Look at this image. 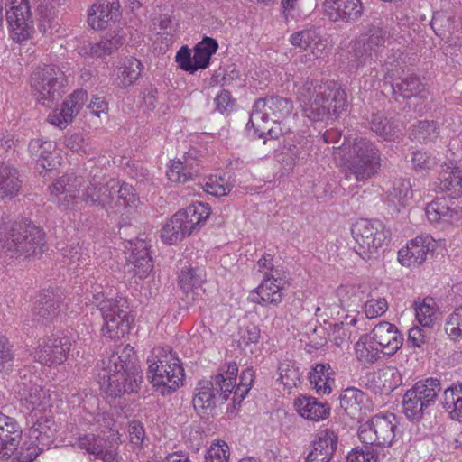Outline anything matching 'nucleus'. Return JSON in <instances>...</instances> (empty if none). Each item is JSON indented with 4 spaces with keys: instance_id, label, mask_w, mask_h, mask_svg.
Returning <instances> with one entry per match:
<instances>
[{
    "instance_id": "38",
    "label": "nucleus",
    "mask_w": 462,
    "mask_h": 462,
    "mask_svg": "<svg viewBox=\"0 0 462 462\" xmlns=\"http://www.w3.org/2000/svg\"><path fill=\"white\" fill-rule=\"evenodd\" d=\"M181 217V214L176 212L162 228L161 238L165 244L174 245L190 235Z\"/></svg>"
},
{
    "instance_id": "9",
    "label": "nucleus",
    "mask_w": 462,
    "mask_h": 462,
    "mask_svg": "<svg viewBox=\"0 0 462 462\" xmlns=\"http://www.w3.org/2000/svg\"><path fill=\"white\" fill-rule=\"evenodd\" d=\"M0 233V249L11 257L29 256L42 250L44 245L43 232L34 225L24 224L11 228L9 236Z\"/></svg>"
},
{
    "instance_id": "55",
    "label": "nucleus",
    "mask_w": 462,
    "mask_h": 462,
    "mask_svg": "<svg viewBox=\"0 0 462 462\" xmlns=\"http://www.w3.org/2000/svg\"><path fill=\"white\" fill-rule=\"evenodd\" d=\"M438 126L434 121H420L413 125L412 135L419 142L432 141L437 138Z\"/></svg>"
},
{
    "instance_id": "40",
    "label": "nucleus",
    "mask_w": 462,
    "mask_h": 462,
    "mask_svg": "<svg viewBox=\"0 0 462 462\" xmlns=\"http://www.w3.org/2000/svg\"><path fill=\"white\" fill-rule=\"evenodd\" d=\"M69 176H62L58 179L51 187V196L57 199L60 206L67 208L77 196V185L69 183Z\"/></svg>"
},
{
    "instance_id": "24",
    "label": "nucleus",
    "mask_w": 462,
    "mask_h": 462,
    "mask_svg": "<svg viewBox=\"0 0 462 462\" xmlns=\"http://www.w3.org/2000/svg\"><path fill=\"white\" fill-rule=\"evenodd\" d=\"M5 18L9 36L14 42L23 43L32 37L35 30L32 11L6 12Z\"/></svg>"
},
{
    "instance_id": "51",
    "label": "nucleus",
    "mask_w": 462,
    "mask_h": 462,
    "mask_svg": "<svg viewBox=\"0 0 462 462\" xmlns=\"http://www.w3.org/2000/svg\"><path fill=\"white\" fill-rule=\"evenodd\" d=\"M254 378V370L252 367H246L240 374L239 383H236V379L233 381L234 389L232 393L234 403L237 402L240 404V402L245 398L253 385Z\"/></svg>"
},
{
    "instance_id": "21",
    "label": "nucleus",
    "mask_w": 462,
    "mask_h": 462,
    "mask_svg": "<svg viewBox=\"0 0 462 462\" xmlns=\"http://www.w3.org/2000/svg\"><path fill=\"white\" fill-rule=\"evenodd\" d=\"M338 444L337 434L330 430H319L312 441V448L306 462H330Z\"/></svg>"
},
{
    "instance_id": "33",
    "label": "nucleus",
    "mask_w": 462,
    "mask_h": 462,
    "mask_svg": "<svg viewBox=\"0 0 462 462\" xmlns=\"http://www.w3.org/2000/svg\"><path fill=\"white\" fill-rule=\"evenodd\" d=\"M60 309V300L52 292L41 294L32 309V316L38 322L53 320Z\"/></svg>"
},
{
    "instance_id": "14",
    "label": "nucleus",
    "mask_w": 462,
    "mask_h": 462,
    "mask_svg": "<svg viewBox=\"0 0 462 462\" xmlns=\"http://www.w3.org/2000/svg\"><path fill=\"white\" fill-rule=\"evenodd\" d=\"M71 345V339L67 335L48 337L39 343L34 358L44 365H60L67 360Z\"/></svg>"
},
{
    "instance_id": "20",
    "label": "nucleus",
    "mask_w": 462,
    "mask_h": 462,
    "mask_svg": "<svg viewBox=\"0 0 462 462\" xmlns=\"http://www.w3.org/2000/svg\"><path fill=\"white\" fill-rule=\"evenodd\" d=\"M387 32L378 24H371L368 28L363 42V50H361V42L355 44V60H351V67L357 69L365 61V56L371 55L372 52L379 51L386 42Z\"/></svg>"
},
{
    "instance_id": "61",
    "label": "nucleus",
    "mask_w": 462,
    "mask_h": 462,
    "mask_svg": "<svg viewBox=\"0 0 462 462\" xmlns=\"http://www.w3.org/2000/svg\"><path fill=\"white\" fill-rule=\"evenodd\" d=\"M391 195L395 198L400 204L404 205L412 196L411 184L410 180L398 179L393 182Z\"/></svg>"
},
{
    "instance_id": "47",
    "label": "nucleus",
    "mask_w": 462,
    "mask_h": 462,
    "mask_svg": "<svg viewBox=\"0 0 462 462\" xmlns=\"http://www.w3.org/2000/svg\"><path fill=\"white\" fill-rule=\"evenodd\" d=\"M281 6L286 21L310 13L316 6V0H282Z\"/></svg>"
},
{
    "instance_id": "13",
    "label": "nucleus",
    "mask_w": 462,
    "mask_h": 462,
    "mask_svg": "<svg viewBox=\"0 0 462 462\" xmlns=\"http://www.w3.org/2000/svg\"><path fill=\"white\" fill-rule=\"evenodd\" d=\"M17 393L22 408L37 420L46 417V414L51 412L52 405L50 393L42 386L31 382L22 383L18 384Z\"/></svg>"
},
{
    "instance_id": "2",
    "label": "nucleus",
    "mask_w": 462,
    "mask_h": 462,
    "mask_svg": "<svg viewBox=\"0 0 462 462\" xmlns=\"http://www.w3.org/2000/svg\"><path fill=\"white\" fill-rule=\"evenodd\" d=\"M97 379L100 389L110 396L119 397L137 392L142 373L136 365L134 347L119 346L109 356L102 359Z\"/></svg>"
},
{
    "instance_id": "18",
    "label": "nucleus",
    "mask_w": 462,
    "mask_h": 462,
    "mask_svg": "<svg viewBox=\"0 0 462 462\" xmlns=\"http://www.w3.org/2000/svg\"><path fill=\"white\" fill-rule=\"evenodd\" d=\"M78 446L80 449L103 462H118L117 447L112 441L92 433L84 434L78 439Z\"/></svg>"
},
{
    "instance_id": "11",
    "label": "nucleus",
    "mask_w": 462,
    "mask_h": 462,
    "mask_svg": "<svg viewBox=\"0 0 462 462\" xmlns=\"http://www.w3.org/2000/svg\"><path fill=\"white\" fill-rule=\"evenodd\" d=\"M104 319L102 334L107 338L123 337L130 330L133 318L129 315L127 300L123 297L106 299L98 304Z\"/></svg>"
},
{
    "instance_id": "17",
    "label": "nucleus",
    "mask_w": 462,
    "mask_h": 462,
    "mask_svg": "<svg viewBox=\"0 0 462 462\" xmlns=\"http://www.w3.org/2000/svg\"><path fill=\"white\" fill-rule=\"evenodd\" d=\"M87 99L88 94L85 90L74 91L49 114L47 121L60 129H65L79 113Z\"/></svg>"
},
{
    "instance_id": "27",
    "label": "nucleus",
    "mask_w": 462,
    "mask_h": 462,
    "mask_svg": "<svg viewBox=\"0 0 462 462\" xmlns=\"http://www.w3.org/2000/svg\"><path fill=\"white\" fill-rule=\"evenodd\" d=\"M454 204L446 198H438L427 205L426 216L431 223H452L460 217L459 210Z\"/></svg>"
},
{
    "instance_id": "6",
    "label": "nucleus",
    "mask_w": 462,
    "mask_h": 462,
    "mask_svg": "<svg viewBox=\"0 0 462 462\" xmlns=\"http://www.w3.org/2000/svg\"><path fill=\"white\" fill-rule=\"evenodd\" d=\"M238 374V366L236 363H229L224 373L211 378L210 381H200L196 387V393L192 400L196 411L211 410L216 406L217 395L226 402L234 389L233 381Z\"/></svg>"
},
{
    "instance_id": "58",
    "label": "nucleus",
    "mask_w": 462,
    "mask_h": 462,
    "mask_svg": "<svg viewBox=\"0 0 462 462\" xmlns=\"http://www.w3.org/2000/svg\"><path fill=\"white\" fill-rule=\"evenodd\" d=\"M388 310V302L385 298H372L363 305V313L367 319H375L383 316Z\"/></svg>"
},
{
    "instance_id": "5",
    "label": "nucleus",
    "mask_w": 462,
    "mask_h": 462,
    "mask_svg": "<svg viewBox=\"0 0 462 462\" xmlns=\"http://www.w3.org/2000/svg\"><path fill=\"white\" fill-rule=\"evenodd\" d=\"M345 180L366 182L378 174L382 167V154L370 140L358 137L344 147Z\"/></svg>"
},
{
    "instance_id": "30",
    "label": "nucleus",
    "mask_w": 462,
    "mask_h": 462,
    "mask_svg": "<svg viewBox=\"0 0 462 462\" xmlns=\"http://www.w3.org/2000/svg\"><path fill=\"white\" fill-rule=\"evenodd\" d=\"M441 191L450 192L453 198L462 195V168L450 164L441 165L438 178Z\"/></svg>"
},
{
    "instance_id": "19",
    "label": "nucleus",
    "mask_w": 462,
    "mask_h": 462,
    "mask_svg": "<svg viewBox=\"0 0 462 462\" xmlns=\"http://www.w3.org/2000/svg\"><path fill=\"white\" fill-rule=\"evenodd\" d=\"M22 440V429L14 418L0 413V458L7 460Z\"/></svg>"
},
{
    "instance_id": "16",
    "label": "nucleus",
    "mask_w": 462,
    "mask_h": 462,
    "mask_svg": "<svg viewBox=\"0 0 462 462\" xmlns=\"http://www.w3.org/2000/svg\"><path fill=\"white\" fill-rule=\"evenodd\" d=\"M324 15L333 23H353L364 13L361 0H324Z\"/></svg>"
},
{
    "instance_id": "53",
    "label": "nucleus",
    "mask_w": 462,
    "mask_h": 462,
    "mask_svg": "<svg viewBox=\"0 0 462 462\" xmlns=\"http://www.w3.org/2000/svg\"><path fill=\"white\" fill-rule=\"evenodd\" d=\"M445 332L451 340L462 337V305L449 314L445 323Z\"/></svg>"
},
{
    "instance_id": "41",
    "label": "nucleus",
    "mask_w": 462,
    "mask_h": 462,
    "mask_svg": "<svg viewBox=\"0 0 462 462\" xmlns=\"http://www.w3.org/2000/svg\"><path fill=\"white\" fill-rule=\"evenodd\" d=\"M198 173V165H194L189 160V157H185L184 162L180 160L173 161L166 172L169 180L174 183H186Z\"/></svg>"
},
{
    "instance_id": "48",
    "label": "nucleus",
    "mask_w": 462,
    "mask_h": 462,
    "mask_svg": "<svg viewBox=\"0 0 462 462\" xmlns=\"http://www.w3.org/2000/svg\"><path fill=\"white\" fill-rule=\"evenodd\" d=\"M39 30L43 34H53L59 32L60 23L54 7L52 5H39Z\"/></svg>"
},
{
    "instance_id": "64",
    "label": "nucleus",
    "mask_w": 462,
    "mask_h": 462,
    "mask_svg": "<svg viewBox=\"0 0 462 462\" xmlns=\"http://www.w3.org/2000/svg\"><path fill=\"white\" fill-rule=\"evenodd\" d=\"M63 255L69 259V263H78L77 266L87 265L89 260L88 252L79 244L70 245L63 249Z\"/></svg>"
},
{
    "instance_id": "62",
    "label": "nucleus",
    "mask_w": 462,
    "mask_h": 462,
    "mask_svg": "<svg viewBox=\"0 0 462 462\" xmlns=\"http://www.w3.org/2000/svg\"><path fill=\"white\" fill-rule=\"evenodd\" d=\"M347 462H379V457L374 447L366 445L365 448H355L346 457Z\"/></svg>"
},
{
    "instance_id": "4",
    "label": "nucleus",
    "mask_w": 462,
    "mask_h": 462,
    "mask_svg": "<svg viewBox=\"0 0 462 462\" xmlns=\"http://www.w3.org/2000/svg\"><path fill=\"white\" fill-rule=\"evenodd\" d=\"M292 110V102L286 97L269 96L259 98L253 106L247 127L251 125L259 138H264L265 143L266 136H269L270 140H274L282 134L279 125L291 114Z\"/></svg>"
},
{
    "instance_id": "26",
    "label": "nucleus",
    "mask_w": 462,
    "mask_h": 462,
    "mask_svg": "<svg viewBox=\"0 0 462 462\" xmlns=\"http://www.w3.org/2000/svg\"><path fill=\"white\" fill-rule=\"evenodd\" d=\"M293 406L297 413L305 420L319 421L330 415L331 408L317 398L309 395H300L294 400Z\"/></svg>"
},
{
    "instance_id": "36",
    "label": "nucleus",
    "mask_w": 462,
    "mask_h": 462,
    "mask_svg": "<svg viewBox=\"0 0 462 462\" xmlns=\"http://www.w3.org/2000/svg\"><path fill=\"white\" fill-rule=\"evenodd\" d=\"M178 212L182 215L181 217L183 218L185 226L189 229V233L191 234L205 224L210 215V208L207 204L197 202Z\"/></svg>"
},
{
    "instance_id": "49",
    "label": "nucleus",
    "mask_w": 462,
    "mask_h": 462,
    "mask_svg": "<svg viewBox=\"0 0 462 462\" xmlns=\"http://www.w3.org/2000/svg\"><path fill=\"white\" fill-rule=\"evenodd\" d=\"M357 322L356 317L346 316L345 320L340 323H335L331 328V341L337 346L347 345L351 339L350 327Z\"/></svg>"
},
{
    "instance_id": "12",
    "label": "nucleus",
    "mask_w": 462,
    "mask_h": 462,
    "mask_svg": "<svg viewBox=\"0 0 462 462\" xmlns=\"http://www.w3.org/2000/svg\"><path fill=\"white\" fill-rule=\"evenodd\" d=\"M397 426L398 420L395 414L391 412L376 414L359 426L358 437L365 445L390 447L395 439Z\"/></svg>"
},
{
    "instance_id": "25",
    "label": "nucleus",
    "mask_w": 462,
    "mask_h": 462,
    "mask_svg": "<svg viewBox=\"0 0 462 462\" xmlns=\"http://www.w3.org/2000/svg\"><path fill=\"white\" fill-rule=\"evenodd\" d=\"M125 33L123 30L107 32L98 42H88L83 44L79 51L81 56H89L92 58L109 55L116 51L125 42Z\"/></svg>"
},
{
    "instance_id": "10",
    "label": "nucleus",
    "mask_w": 462,
    "mask_h": 462,
    "mask_svg": "<svg viewBox=\"0 0 462 462\" xmlns=\"http://www.w3.org/2000/svg\"><path fill=\"white\" fill-rule=\"evenodd\" d=\"M351 234L356 242L354 249L364 260L376 257L387 239L384 226L379 220L359 219L353 225Z\"/></svg>"
},
{
    "instance_id": "39",
    "label": "nucleus",
    "mask_w": 462,
    "mask_h": 462,
    "mask_svg": "<svg viewBox=\"0 0 462 462\" xmlns=\"http://www.w3.org/2000/svg\"><path fill=\"white\" fill-rule=\"evenodd\" d=\"M369 125L370 129L384 141H392L401 134L398 125L382 112L372 114Z\"/></svg>"
},
{
    "instance_id": "63",
    "label": "nucleus",
    "mask_w": 462,
    "mask_h": 462,
    "mask_svg": "<svg viewBox=\"0 0 462 462\" xmlns=\"http://www.w3.org/2000/svg\"><path fill=\"white\" fill-rule=\"evenodd\" d=\"M64 144L70 151L79 154L86 155L91 152V146L89 143L79 134H74L67 136L64 140Z\"/></svg>"
},
{
    "instance_id": "54",
    "label": "nucleus",
    "mask_w": 462,
    "mask_h": 462,
    "mask_svg": "<svg viewBox=\"0 0 462 462\" xmlns=\"http://www.w3.org/2000/svg\"><path fill=\"white\" fill-rule=\"evenodd\" d=\"M204 190L215 197H222L227 195L232 185L223 176H210L203 186Z\"/></svg>"
},
{
    "instance_id": "37",
    "label": "nucleus",
    "mask_w": 462,
    "mask_h": 462,
    "mask_svg": "<svg viewBox=\"0 0 462 462\" xmlns=\"http://www.w3.org/2000/svg\"><path fill=\"white\" fill-rule=\"evenodd\" d=\"M356 356L363 365L376 363L382 356L383 351L379 348L373 337L364 334L355 345Z\"/></svg>"
},
{
    "instance_id": "46",
    "label": "nucleus",
    "mask_w": 462,
    "mask_h": 462,
    "mask_svg": "<svg viewBox=\"0 0 462 462\" xmlns=\"http://www.w3.org/2000/svg\"><path fill=\"white\" fill-rule=\"evenodd\" d=\"M218 49L217 42L210 37H205L194 48L193 60L199 69H206L214 53Z\"/></svg>"
},
{
    "instance_id": "45",
    "label": "nucleus",
    "mask_w": 462,
    "mask_h": 462,
    "mask_svg": "<svg viewBox=\"0 0 462 462\" xmlns=\"http://www.w3.org/2000/svg\"><path fill=\"white\" fill-rule=\"evenodd\" d=\"M205 280V273L202 269L184 267L179 274L178 283L180 289L189 293L201 287Z\"/></svg>"
},
{
    "instance_id": "34",
    "label": "nucleus",
    "mask_w": 462,
    "mask_h": 462,
    "mask_svg": "<svg viewBox=\"0 0 462 462\" xmlns=\"http://www.w3.org/2000/svg\"><path fill=\"white\" fill-rule=\"evenodd\" d=\"M256 293L260 298L258 303L278 305L283 297V282L273 275H266L256 288Z\"/></svg>"
},
{
    "instance_id": "29",
    "label": "nucleus",
    "mask_w": 462,
    "mask_h": 462,
    "mask_svg": "<svg viewBox=\"0 0 462 462\" xmlns=\"http://www.w3.org/2000/svg\"><path fill=\"white\" fill-rule=\"evenodd\" d=\"M309 380L319 394H329L335 386V371L328 363L316 364L309 373Z\"/></svg>"
},
{
    "instance_id": "7",
    "label": "nucleus",
    "mask_w": 462,
    "mask_h": 462,
    "mask_svg": "<svg viewBox=\"0 0 462 462\" xmlns=\"http://www.w3.org/2000/svg\"><path fill=\"white\" fill-rule=\"evenodd\" d=\"M32 95L43 106H50L65 93L66 77L55 65L38 66L30 77Z\"/></svg>"
},
{
    "instance_id": "15",
    "label": "nucleus",
    "mask_w": 462,
    "mask_h": 462,
    "mask_svg": "<svg viewBox=\"0 0 462 462\" xmlns=\"http://www.w3.org/2000/svg\"><path fill=\"white\" fill-rule=\"evenodd\" d=\"M436 241L429 235L418 236L398 252V261L403 266L414 268L423 263L432 254Z\"/></svg>"
},
{
    "instance_id": "60",
    "label": "nucleus",
    "mask_w": 462,
    "mask_h": 462,
    "mask_svg": "<svg viewBox=\"0 0 462 462\" xmlns=\"http://www.w3.org/2000/svg\"><path fill=\"white\" fill-rule=\"evenodd\" d=\"M118 188V181L110 180L106 184L102 185L100 188V194L97 199V205L101 206L103 208H115V205L113 202L116 200V190Z\"/></svg>"
},
{
    "instance_id": "35",
    "label": "nucleus",
    "mask_w": 462,
    "mask_h": 462,
    "mask_svg": "<svg viewBox=\"0 0 462 462\" xmlns=\"http://www.w3.org/2000/svg\"><path fill=\"white\" fill-rule=\"evenodd\" d=\"M22 187V181L19 179L18 171L15 168L0 163V198L12 199L16 196Z\"/></svg>"
},
{
    "instance_id": "1",
    "label": "nucleus",
    "mask_w": 462,
    "mask_h": 462,
    "mask_svg": "<svg viewBox=\"0 0 462 462\" xmlns=\"http://www.w3.org/2000/svg\"><path fill=\"white\" fill-rule=\"evenodd\" d=\"M294 86L302 113L311 121L331 119L346 108V93L335 82L320 84L318 80L302 79Z\"/></svg>"
},
{
    "instance_id": "57",
    "label": "nucleus",
    "mask_w": 462,
    "mask_h": 462,
    "mask_svg": "<svg viewBox=\"0 0 462 462\" xmlns=\"http://www.w3.org/2000/svg\"><path fill=\"white\" fill-rule=\"evenodd\" d=\"M279 372L281 383L288 388L296 386L300 381L299 368L294 364L289 362L281 363Z\"/></svg>"
},
{
    "instance_id": "31",
    "label": "nucleus",
    "mask_w": 462,
    "mask_h": 462,
    "mask_svg": "<svg viewBox=\"0 0 462 462\" xmlns=\"http://www.w3.org/2000/svg\"><path fill=\"white\" fill-rule=\"evenodd\" d=\"M339 400L341 408L352 417L365 413L368 409V396L355 387L345 389L340 394Z\"/></svg>"
},
{
    "instance_id": "32",
    "label": "nucleus",
    "mask_w": 462,
    "mask_h": 462,
    "mask_svg": "<svg viewBox=\"0 0 462 462\" xmlns=\"http://www.w3.org/2000/svg\"><path fill=\"white\" fill-rule=\"evenodd\" d=\"M132 247L131 261L134 272L140 279L145 278L153 269V263L148 251V243L138 239L135 243L130 242Z\"/></svg>"
},
{
    "instance_id": "42",
    "label": "nucleus",
    "mask_w": 462,
    "mask_h": 462,
    "mask_svg": "<svg viewBox=\"0 0 462 462\" xmlns=\"http://www.w3.org/2000/svg\"><path fill=\"white\" fill-rule=\"evenodd\" d=\"M442 404L452 420L462 422V383L444 391Z\"/></svg>"
},
{
    "instance_id": "8",
    "label": "nucleus",
    "mask_w": 462,
    "mask_h": 462,
    "mask_svg": "<svg viewBox=\"0 0 462 462\" xmlns=\"http://www.w3.org/2000/svg\"><path fill=\"white\" fill-rule=\"evenodd\" d=\"M440 391V382L437 378L417 382L402 397L403 414L410 420H420L428 408L435 403Z\"/></svg>"
},
{
    "instance_id": "23",
    "label": "nucleus",
    "mask_w": 462,
    "mask_h": 462,
    "mask_svg": "<svg viewBox=\"0 0 462 462\" xmlns=\"http://www.w3.org/2000/svg\"><path fill=\"white\" fill-rule=\"evenodd\" d=\"M383 355L393 356L403 344V335L395 325L386 321L377 324L371 332Z\"/></svg>"
},
{
    "instance_id": "56",
    "label": "nucleus",
    "mask_w": 462,
    "mask_h": 462,
    "mask_svg": "<svg viewBox=\"0 0 462 462\" xmlns=\"http://www.w3.org/2000/svg\"><path fill=\"white\" fill-rule=\"evenodd\" d=\"M438 161L433 152L425 150L415 151L411 157L412 166L417 171H430L437 165Z\"/></svg>"
},
{
    "instance_id": "28",
    "label": "nucleus",
    "mask_w": 462,
    "mask_h": 462,
    "mask_svg": "<svg viewBox=\"0 0 462 462\" xmlns=\"http://www.w3.org/2000/svg\"><path fill=\"white\" fill-rule=\"evenodd\" d=\"M143 65L134 57H125L119 60L114 70L115 83L120 88L133 85L141 76Z\"/></svg>"
},
{
    "instance_id": "22",
    "label": "nucleus",
    "mask_w": 462,
    "mask_h": 462,
    "mask_svg": "<svg viewBox=\"0 0 462 462\" xmlns=\"http://www.w3.org/2000/svg\"><path fill=\"white\" fill-rule=\"evenodd\" d=\"M118 0H97L89 9L88 24L95 30L107 28L120 14Z\"/></svg>"
},
{
    "instance_id": "3",
    "label": "nucleus",
    "mask_w": 462,
    "mask_h": 462,
    "mask_svg": "<svg viewBox=\"0 0 462 462\" xmlns=\"http://www.w3.org/2000/svg\"><path fill=\"white\" fill-rule=\"evenodd\" d=\"M147 374L154 390L163 396L171 395L184 380V369L171 348L156 346L147 357Z\"/></svg>"
},
{
    "instance_id": "44",
    "label": "nucleus",
    "mask_w": 462,
    "mask_h": 462,
    "mask_svg": "<svg viewBox=\"0 0 462 462\" xmlns=\"http://www.w3.org/2000/svg\"><path fill=\"white\" fill-rule=\"evenodd\" d=\"M393 95L402 97L403 98H410L420 94L424 89L419 77L410 75L401 80V82L393 83L392 86Z\"/></svg>"
},
{
    "instance_id": "59",
    "label": "nucleus",
    "mask_w": 462,
    "mask_h": 462,
    "mask_svg": "<svg viewBox=\"0 0 462 462\" xmlns=\"http://www.w3.org/2000/svg\"><path fill=\"white\" fill-rule=\"evenodd\" d=\"M229 447L223 441L213 443L208 449L205 462H229Z\"/></svg>"
},
{
    "instance_id": "52",
    "label": "nucleus",
    "mask_w": 462,
    "mask_h": 462,
    "mask_svg": "<svg viewBox=\"0 0 462 462\" xmlns=\"http://www.w3.org/2000/svg\"><path fill=\"white\" fill-rule=\"evenodd\" d=\"M337 296L343 308L355 307L364 299V291L356 285H342L337 288Z\"/></svg>"
},
{
    "instance_id": "50",
    "label": "nucleus",
    "mask_w": 462,
    "mask_h": 462,
    "mask_svg": "<svg viewBox=\"0 0 462 462\" xmlns=\"http://www.w3.org/2000/svg\"><path fill=\"white\" fill-rule=\"evenodd\" d=\"M416 319L421 327L432 328L436 319V303L432 298H425L415 303Z\"/></svg>"
},
{
    "instance_id": "43",
    "label": "nucleus",
    "mask_w": 462,
    "mask_h": 462,
    "mask_svg": "<svg viewBox=\"0 0 462 462\" xmlns=\"http://www.w3.org/2000/svg\"><path fill=\"white\" fill-rule=\"evenodd\" d=\"M139 198L134 187L128 183H118L116 190L115 211L123 214V210L130 211L138 205Z\"/></svg>"
}]
</instances>
